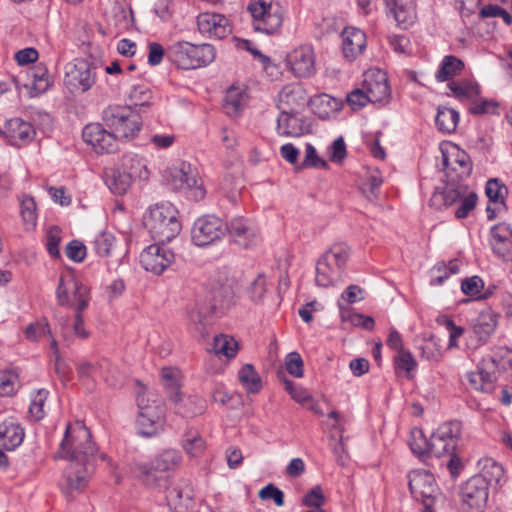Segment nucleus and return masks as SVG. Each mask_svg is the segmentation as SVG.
I'll list each match as a JSON object with an SVG mask.
<instances>
[{
	"instance_id": "obj_1",
	"label": "nucleus",
	"mask_w": 512,
	"mask_h": 512,
	"mask_svg": "<svg viewBox=\"0 0 512 512\" xmlns=\"http://www.w3.org/2000/svg\"><path fill=\"white\" fill-rule=\"evenodd\" d=\"M97 451L91 433L83 422L76 421L67 425L63 440L54 456L56 459L70 462L65 470L64 493L79 492L87 486L95 470Z\"/></svg>"
},
{
	"instance_id": "obj_2",
	"label": "nucleus",
	"mask_w": 512,
	"mask_h": 512,
	"mask_svg": "<svg viewBox=\"0 0 512 512\" xmlns=\"http://www.w3.org/2000/svg\"><path fill=\"white\" fill-rule=\"evenodd\" d=\"M56 300L60 306L73 307L75 311L73 332L81 339L88 338L89 332L84 327L83 311L86 310L90 302L89 288L72 274H61L56 289Z\"/></svg>"
},
{
	"instance_id": "obj_3",
	"label": "nucleus",
	"mask_w": 512,
	"mask_h": 512,
	"mask_svg": "<svg viewBox=\"0 0 512 512\" xmlns=\"http://www.w3.org/2000/svg\"><path fill=\"white\" fill-rule=\"evenodd\" d=\"M500 371L512 373V350L507 347H498L483 357L477 370L467 374L468 383L476 391L491 393Z\"/></svg>"
},
{
	"instance_id": "obj_4",
	"label": "nucleus",
	"mask_w": 512,
	"mask_h": 512,
	"mask_svg": "<svg viewBox=\"0 0 512 512\" xmlns=\"http://www.w3.org/2000/svg\"><path fill=\"white\" fill-rule=\"evenodd\" d=\"M178 211L168 202L151 206L145 213L143 223L155 242L166 243L174 239L181 231Z\"/></svg>"
},
{
	"instance_id": "obj_5",
	"label": "nucleus",
	"mask_w": 512,
	"mask_h": 512,
	"mask_svg": "<svg viewBox=\"0 0 512 512\" xmlns=\"http://www.w3.org/2000/svg\"><path fill=\"white\" fill-rule=\"evenodd\" d=\"M167 54L168 58L179 68L189 70L212 63L216 51L211 44L195 45L187 41H178L168 47Z\"/></svg>"
},
{
	"instance_id": "obj_6",
	"label": "nucleus",
	"mask_w": 512,
	"mask_h": 512,
	"mask_svg": "<svg viewBox=\"0 0 512 512\" xmlns=\"http://www.w3.org/2000/svg\"><path fill=\"white\" fill-rule=\"evenodd\" d=\"M102 120L117 139H131L140 131L142 122L131 106L110 105L102 112Z\"/></svg>"
},
{
	"instance_id": "obj_7",
	"label": "nucleus",
	"mask_w": 512,
	"mask_h": 512,
	"mask_svg": "<svg viewBox=\"0 0 512 512\" xmlns=\"http://www.w3.org/2000/svg\"><path fill=\"white\" fill-rule=\"evenodd\" d=\"M349 258V250L343 244H335L317 261L315 282L320 287H330L341 277Z\"/></svg>"
},
{
	"instance_id": "obj_8",
	"label": "nucleus",
	"mask_w": 512,
	"mask_h": 512,
	"mask_svg": "<svg viewBox=\"0 0 512 512\" xmlns=\"http://www.w3.org/2000/svg\"><path fill=\"white\" fill-rule=\"evenodd\" d=\"M408 485L412 497L423 505L424 512H435L433 506L441 492L436 479L427 470H413L408 474Z\"/></svg>"
},
{
	"instance_id": "obj_9",
	"label": "nucleus",
	"mask_w": 512,
	"mask_h": 512,
	"mask_svg": "<svg viewBox=\"0 0 512 512\" xmlns=\"http://www.w3.org/2000/svg\"><path fill=\"white\" fill-rule=\"evenodd\" d=\"M247 10L253 18L255 31L267 35L279 32L283 23V15L278 4L273 6L270 0H251Z\"/></svg>"
},
{
	"instance_id": "obj_10",
	"label": "nucleus",
	"mask_w": 512,
	"mask_h": 512,
	"mask_svg": "<svg viewBox=\"0 0 512 512\" xmlns=\"http://www.w3.org/2000/svg\"><path fill=\"white\" fill-rule=\"evenodd\" d=\"M228 226L218 217L206 215L198 218L191 230L192 242L198 247L213 245L227 233Z\"/></svg>"
},
{
	"instance_id": "obj_11",
	"label": "nucleus",
	"mask_w": 512,
	"mask_h": 512,
	"mask_svg": "<svg viewBox=\"0 0 512 512\" xmlns=\"http://www.w3.org/2000/svg\"><path fill=\"white\" fill-rule=\"evenodd\" d=\"M169 185L173 190H191L196 200H201L205 196V190L196 169L187 162H182L171 170Z\"/></svg>"
},
{
	"instance_id": "obj_12",
	"label": "nucleus",
	"mask_w": 512,
	"mask_h": 512,
	"mask_svg": "<svg viewBox=\"0 0 512 512\" xmlns=\"http://www.w3.org/2000/svg\"><path fill=\"white\" fill-rule=\"evenodd\" d=\"M489 487L484 480L471 477L461 489V505L465 512H482L488 500Z\"/></svg>"
},
{
	"instance_id": "obj_13",
	"label": "nucleus",
	"mask_w": 512,
	"mask_h": 512,
	"mask_svg": "<svg viewBox=\"0 0 512 512\" xmlns=\"http://www.w3.org/2000/svg\"><path fill=\"white\" fill-rule=\"evenodd\" d=\"M459 437V424L444 423L430 437V454L436 457L455 452Z\"/></svg>"
},
{
	"instance_id": "obj_14",
	"label": "nucleus",
	"mask_w": 512,
	"mask_h": 512,
	"mask_svg": "<svg viewBox=\"0 0 512 512\" xmlns=\"http://www.w3.org/2000/svg\"><path fill=\"white\" fill-rule=\"evenodd\" d=\"M174 253L165 246V243L156 242L148 246L140 254V262L146 271L156 275L162 274L174 261Z\"/></svg>"
},
{
	"instance_id": "obj_15",
	"label": "nucleus",
	"mask_w": 512,
	"mask_h": 512,
	"mask_svg": "<svg viewBox=\"0 0 512 512\" xmlns=\"http://www.w3.org/2000/svg\"><path fill=\"white\" fill-rule=\"evenodd\" d=\"M96 76L91 63L85 59H76L66 66L65 84L81 92L89 91L95 84Z\"/></svg>"
},
{
	"instance_id": "obj_16",
	"label": "nucleus",
	"mask_w": 512,
	"mask_h": 512,
	"mask_svg": "<svg viewBox=\"0 0 512 512\" xmlns=\"http://www.w3.org/2000/svg\"><path fill=\"white\" fill-rule=\"evenodd\" d=\"M286 61L291 72L299 78L315 73V54L311 45H300L287 54Z\"/></svg>"
},
{
	"instance_id": "obj_17",
	"label": "nucleus",
	"mask_w": 512,
	"mask_h": 512,
	"mask_svg": "<svg viewBox=\"0 0 512 512\" xmlns=\"http://www.w3.org/2000/svg\"><path fill=\"white\" fill-rule=\"evenodd\" d=\"M84 142L91 145L96 152L112 153L117 150V138L112 131H107L99 123L87 124L82 131Z\"/></svg>"
},
{
	"instance_id": "obj_18",
	"label": "nucleus",
	"mask_w": 512,
	"mask_h": 512,
	"mask_svg": "<svg viewBox=\"0 0 512 512\" xmlns=\"http://www.w3.org/2000/svg\"><path fill=\"white\" fill-rule=\"evenodd\" d=\"M363 88L371 103H387L390 98L388 78L380 69H370L364 73Z\"/></svg>"
},
{
	"instance_id": "obj_19",
	"label": "nucleus",
	"mask_w": 512,
	"mask_h": 512,
	"mask_svg": "<svg viewBox=\"0 0 512 512\" xmlns=\"http://www.w3.org/2000/svg\"><path fill=\"white\" fill-rule=\"evenodd\" d=\"M278 97V107L284 113H299L308 104V97L300 84L284 86Z\"/></svg>"
},
{
	"instance_id": "obj_20",
	"label": "nucleus",
	"mask_w": 512,
	"mask_h": 512,
	"mask_svg": "<svg viewBox=\"0 0 512 512\" xmlns=\"http://www.w3.org/2000/svg\"><path fill=\"white\" fill-rule=\"evenodd\" d=\"M198 30L203 35L223 39L231 33L228 19L221 14L202 13L197 17Z\"/></svg>"
},
{
	"instance_id": "obj_21",
	"label": "nucleus",
	"mask_w": 512,
	"mask_h": 512,
	"mask_svg": "<svg viewBox=\"0 0 512 512\" xmlns=\"http://www.w3.org/2000/svg\"><path fill=\"white\" fill-rule=\"evenodd\" d=\"M198 30L203 35L223 39L231 33L228 19L221 14L202 13L197 17Z\"/></svg>"
},
{
	"instance_id": "obj_22",
	"label": "nucleus",
	"mask_w": 512,
	"mask_h": 512,
	"mask_svg": "<svg viewBox=\"0 0 512 512\" xmlns=\"http://www.w3.org/2000/svg\"><path fill=\"white\" fill-rule=\"evenodd\" d=\"M490 244L493 252L504 261L512 260V229L505 223L492 227Z\"/></svg>"
},
{
	"instance_id": "obj_23",
	"label": "nucleus",
	"mask_w": 512,
	"mask_h": 512,
	"mask_svg": "<svg viewBox=\"0 0 512 512\" xmlns=\"http://www.w3.org/2000/svg\"><path fill=\"white\" fill-rule=\"evenodd\" d=\"M342 53L344 58L352 62L356 60L366 48V35L358 28L348 27L342 32Z\"/></svg>"
},
{
	"instance_id": "obj_24",
	"label": "nucleus",
	"mask_w": 512,
	"mask_h": 512,
	"mask_svg": "<svg viewBox=\"0 0 512 512\" xmlns=\"http://www.w3.org/2000/svg\"><path fill=\"white\" fill-rule=\"evenodd\" d=\"M388 12L402 29H407L416 21V6L413 0H386Z\"/></svg>"
},
{
	"instance_id": "obj_25",
	"label": "nucleus",
	"mask_w": 512,
	"mask_h": 512,
	"mask_svg": "<svg viewBox=\"0 0 512 512\" xmlns=\"http://www.w3.org/2000/svg\"><path fill=\"white\" fill-rule=\"evenodd\" d=\"M164 421V408L139 412L136 421L138 432L142 436L152 437L163 429Z\"/></svg>"
},
{
	"instance_id": "obj_26",
	"label": "nucleus",
	"mask_w": 512,
	"mask_h": 512,
	"mask_svg": "<svg viewBox=\"0 0 512 512\" xmlns=\"http://www.w3.org/2000/svg\"><path fill=\"white\" fill-rule=\"evenodd\" d=\"M309 124L299 118L298 113L281 112L277 118V131L279 135L297 137L308 131Z\"/></svg>"
},
{
	"instance_id": "obj_27",
	"label": "nucleus",
	"mask_w": 512,
	"mask_h": 512,
	"mask_svg": "<svg viewBox=\"0 0 512 512\" xmlns=\"http://www.w3.org/2000/svg\"><path fill=\"white\" fill-rule=\"evenodd\" d=\"M227 231L233 241L244 248L252 244L257 234L252 223L242 217L232 219Z\"/></svg>"
},
{
	"instance_id": "obj_28",
	"label": "nucleus",
	"mask_w": 512,
	"mask_h": 512,
	"mask_svg": "<svg viewBox=\"0 0 512 512\" xmlns=\"http://www.w3.org/2000/svg\"><path fill=\"white\" fill-rule=\"evenodd\" d=\"M480 471L476 478L484 480L486 486H501L505 481V471L503 466L492 458H483L479 460Z\"/></svg>"
},
{
	"instance_id": "obj_29",
	"label": "nucleus",
	"mask_w": 512,
	"mask_h": 512,
	"mask_svg": "<svg viewBox=\"0 0 512 512\" xmlns=\"http://www.w3.org/2000/svg\"><path fill=\"white\" fill-rule=\"evenodd\" d=\"M25 437L24 429L12 420L0 424V446L12 451L19 447Z\"/></svg>"
},
{
	"instance_id": "obj_30",
	"label": "nucleus",
	"mask_w": 512,
	"mask_h": 512,
	"mask_svg": "<svg viewBox=\"0 0 512 512\" xmlns=\"http://www.w3.org/2000/svg\"><path fill=\"white\" fill-rule=\"evenodd\" d=\"M6 134L13 144L20 146V143L17 141L21 143L31 141L35 135V130L30 123L20 118H14L7 121Z\"/></svg>"
},
{
	"instance_id": "obj_31",
	"label": "nucleus",
	"mask_w": 512,
	"mask_h": 512,
	"mask_svg": "<svg viewBox=\"0 0 512 512\" xmlns=\"http://www.w3.org/2000/svg\"><path fill=\"white\" fill-rule=\"evenodd\" d=\"M135 175H139L136 169H132L131 172L123 169L112 170L106 177V184L112 193L123 195L128 191Z\"/></svg>"
},
{
	"instance_id": "obj_32",
	"label": "nucleus",
	"mask_w": 512,
	"mask_h": 512,
	"mask_svg": "<svg viewBox=\"0 0 512 512\" xmlns=\"http://www.w3.org/2000/svg\"><path fill=\"white\" fill-rule=\"evenodd\" d=\"M175 405V412L183 417H194L205 411V401L199 396H188L182 398L181 394L177 400L172 401Z\"/></svg>"
},
{
	"instance_id": "obj_33",
	"label": "nucleus",
	"mask_w": 512,
	"mask_h": 512,
	"mask_svg": "<svg viewBox=\"0 0 512 512\" xmlns=\"http://www.w3.org/2000/svg\"><path fill=\"white\" fill-rule=\"evenodd\" d=\"M453 96L461 102H469L480 95L479 85L468 79H459L448 83Z\"/></svg>"
},
{
	"instance_id": "obj_34",
	"label": "nucleus",
	"mask_w": 512,
	"mask_h": 512,
	"mask_svg": "<svg viewBox=\"0 0 512 512\" xmlns=\"http://www.w3.org/2000/svg\"><path fill=\"white\" fill-rule=\"evenodd\" d=\"M467 186L461 183H448L442 192H435L431 198L432 205L443 202L444 206H451L459 202L461 197L467 193Z\"/></svg>"
},
{
	"instance_id": "obj_35",
	"label": "nucleus",
	"mask_w": 512,
	"mask_h": 512,
	"mask_svg": "<svg viewBox=\"0 0 512 512\" xmlns=\"http://www.w3.org/2000/svg\"><path fill=\"white\" fill-rule=\"evenodd\" d=\"M155 468L156 466L152 462L136 465L137 476L148 487L163 486L166 483L165 473Z\"/></svg>"
},
{
	"instance_id": "obj_36",
	"label": "nucleus",
	"mask_w": 512,
	"mask_h": 512,
	"mask_svg": "<svg viewBox=\"0 0 512 512\" xmlns=\"http://www.w3.org/2000/svg\"><path fill=\"white\" fill-rule=\"evenodd\" d=\"M463 69L464 63L461 59L454 55H446L440 63L435 78L438 82H445L459 75Z\"/></svg>"
},
{
	"instance_id": "obj_37",
	"label": "nucleus",
	"mask_w": 512,
	"mask_h": 512,
	"mask_svg": "<svg viewBox=\"0 0 512 512\" xmlns=\"http://www.w3.org/2000/svg\"><path fill=\"white\" fill-rule=\"evenodd\" d=\"M458 122V111L448 107L438 108L435 123L439 131L450 134L456 130Z\"/></svg>"
},
{
	"instance_id": "obj_38",
	"label": "nucleus",
	"mask_w": 512,
	"mask_h": 512,
	"mask_svg": "<svg viewBox=\"0 0 512 512\" xmlns=\"http://www.w3.org/2000/svg\"><path fill=\"white\" fill-rule=\"evenodd\" d=\"M246 103V94L239 88L230 87L225 95L224 109L229 116H237Z\"/></svg>"
},
{
	"instance_id": "obj_39",
	"label": "nucleus",
	"mask_w": 512,
	"mask_h": 512,
	"mask_svg": "<svg viewBox=\"0 0 512 512\" xmlns=\"http://www.w3.org/2000/svg\"><path fill=\"white\" fill-rule=\"evenodd\" d=\"M497 322L495 316L491 313H482L476 319L473 326V332L479 342L485 343L494 333Z\"/></svg>"
},
{
	"instance_id": "obj_40",
	"label": "nucleus",
	"mask_w": 512,
	"mask_h": 512,
	"mask_svg": "<svg viewBox=\"0 0 512 512\" xmlns=\"http://www.w3.org/2000/svg\"><path fill=\"white\" fill-rule=\"evenodd\" d=\"M138 390L136 392V401L139 412L145 410H158L164 408L156 395L149 391L147 387L137 381Z\"/></svg>"
},
{
	"instance_id": "obj_41",
	"label": "nucleus",
	"mask_w": 512,
	"mask_h": 512,
	"mask_svg": "<svg viewBox=\"0 0 512 512\" xmlns=\"http://www.w3.org/2000/svg\"><path fill=\"white\" fill-rule=\"evenodd\" d=\"M238 377L241 384L249 393H257L260 391L262 387L261 378L253 365L245 364L239 371Z\"/></svg>"
},
{
	"instance_id": "obj_42",
	"label": "nucleus",
	"mask_w": 512,
	"mask_h": 512,
	"mask_svg": "<svg viewBox=\"0 0 512 512\" xmlns=\"http://www.w3.org/2000/svg\"><path fill=\"white\" fill-rule=\"evenodd\" d=\"M151 462L156 466V470L163 471L165 473L180 464L181 454L177 450L167 449L155 457Z\"/></svg>"
},
{
	"instance_id": "obj_43",
	"label": "nucleus",
	"mask_w": 512,
	"mask_h": 512,
	"mask_svg": "<svg viewBox=\"0 0 512 512\" xmlns=\"http://www.w3.org/2000/svg\"><path fill=\"white\" fill-rule=\"evenodd\" d=\"M206 444L202 436L195 430H188L183 439V448L187 454L197 457L203 453Z\"/></svg>"
},
{
	"instance_id": "obj_44",
	"label": "nucleus",
	"mask_w": 512,
	"mask_h": 512,
	"mask_svg": "<svg viewBox=\"0 0 512 512\" xmlns=\"http://www.w3.org/2000/svg\"><path fill=\"white\" fill-rule=\"evenodd\" d=\"M237 347V342L227 335L215 336L212 343V351L215 354L224 355L228 358L236 355Z\"/></svg>"
},
{
	"instance_id": "obj_45",
	"label": "nucleus",
	"mask_w": 512,
	"mask_h": 512,
	"mask_svg": "<svg viewBox=\"0 0 512 512\" xmlns=\"http://www.w3.org/2000/svg\"><path fill=\"white\" fill-rule=\"evenodd\" d=\"M395 370L397 374L405 373L406 378L413 377L412 372L415 370L417 363L413 355L407 350H400L394 359Z\"/></svg>"
},
{
	"instance_id": "obj_46",
	"label": "nucleus",
	"mask_w": 512,
	"mask_h": 512,
	"mask_svg": "<svg viewBox=\"0 0 512 512\" xmlns=\"http://www.w3.org/2000/svg\"><path fill=\"white\" fill-rule=\"evenodd\" d=\"M162 383L166 389L167 395L171 401L177 400L180 393L178 382V371L172 368L162 369Z\"/></svg>"
},
{
	"instance_id": "obj_47",
	"label": "nucleus",
	"mask_w": 512,
	"mask_h": 512,
	"mask_svg": "<svg viewBox=\"0 0 512 512\" xmlns=\"http://www.w3.org/2000/svg\"><path fill=\"white\" fill-rule=\"evenodd\" d=\"M332 102L333 98L327 94H320L313 98H308V105L311 107L312 111L321 119H326L329 117L330 112L333 110L331 105Z\"/></svg>"
},
{
	"instance_id": "obj_48",
	"label": "nucleus",
	"mask_w": 512,
	"mask_h": 512,
	"mask_svg": "<svg viewBox=\"0 0 512 512\" xmlns=\"http://www.w3.org/2000/svg\"><path fill=\"white\" fill-rule=\"evenodd\" d=\"M486 195L493 205L505 207L504 198L508 193L507 187L498 179H490L486 184Z\"/></svg>"
},
{
	"instance_id": "obj_49",
	"label": "nucleus",
	"mask_w": 512,
	"mask_h": 512,
	"mask_svg": "<svg viewBox=\"0 0 512 512\" xmlns=\"http://www.w3.org/2000/svg\"><path fill=\"white\" fill-rule=\"evenodd\" d=\"M99 367L100 371L103 373L104 380L109 386L113 388L122 386L125 376L117 369V367L106 360L100 362Z\"/></svg>"
},
{
	"instance_id": "obj_50",
	"label": "nucleus",
	"mask_w": 512,
	"mask_h": 512,
	"mask_svg": "<svg viewBox=\"0 0 512 512\" xmlns=\"http://www.w3.org/2000/svg\"><path fill=\"white\" fill-rule=\"evenodd\" d=\"M93 244L94 249L99 256L108 257L112 255L116 239L111 233L103 232L95 237Z\"/></svg>"
},
{
	"instance_id": "obj_51",
	"label": "nucleus",
	"mask_w": 512,
	"mask_h": 512,
	"mask_svg": "<svg viewBox=\"0 0 512 512\" xmlns=\"http://www.w3.org/2000/svg\"><path fill=\"white\" fill-rule=\"evenodd\" d=\"M409 446L411 451L420 458L430 454V439L427 440L420 430L411 433Z\"/></svg>"
},
{
	"instance_id": "obj_52",
	"label": "nucleus",
	"mask_w": 512,
	"mask_h": 512,
	"mask_svg": "<svg viewBox=\"0 0 512 512\" xmlns=\"http://www.w3.org/2000/svg\"><path fill=\"white\" fill-rule=\"evenodd\" d=\"M48 395L49 392L46 389H39L33 393L29 406V413L35 420H41L44 418V405Z\"/></svg>"
},
{
	"instance_id": "obj_53",
	"label": "nucleus",
	"mask_w": 512,
	"mask_h": 512,
	"mask_svg": "<svg viewBox=\"0 0 512 512\" xmlns=\"http://www.w3.org/2000/svg\"><path fill=\"white\" fill-rule=\"evenodd\" d=\"M459 264L457 260H451L448 265L444 263H439L434 267V270H436L439 275L435 276L431 280L432 285H441L444 283L446 279L449 278L452 274H457L459 272Z\"/></svg>"
},
{
	"instance_id": "obj_54",
	"label": "nucleus",
	"mask_w": 512,
	"mask_h": 512,
	"mask_svg": "<svg viewBox=\"0 0 512 512\" xmlns=\"http://www.w3.org/2000/svg\"><path fill=\"white\" fill-rule=\"evenodd\" d=\"M300 168L327 169L328 163L317 155V151L312 144L307 143L305 147V157L300 165Z\"/></svg>"
},
{
	"instance_id": "obj_55",
	"label": "nucleus",
	"mask_w": 512,
	"mask_h": 512,
	"mask_svg": "<svg viewBox=\"0 0 512 512\" xmlns=\"http://www.w3.org/2000/svg\"><path fill=\"white\" fill-rule=\"evenodd\" d=\"M61 242V230L57 226H52L46 234V248L49 255L53 258H60L59 244Z\"/></svg>"
},
{
	"instance_id": "obj_56",
	"label": "nucleus",
	"mask_w": 512,
	"mask_h": 512,
	"mask_svg": "<svg viewBox=\"0 0 512 512\" xmlns=\"http://www.w3.org/2000/svg\"><path fill=\"white\" fill-rule=\"evenodd\" d=\"M21 216L26 225L34 227L36 225V203L30 196H25L21 200Z\"/></svg>"
},
{
	"instance_id": "obj_57",
	"label": "nucleus",
	"mask_w": 512,
	"mask_h": 512,
	"mask_svg": "<svg viewBox=\"0 0 512 512\" xmlns=\"http://www.w3.org/2000/svg\"><path fill=\"white\" fill-rule=\"evenodd\" d=\"M122 169L126 172H131L132 169L138 170L139 175H135V178H143L148 173L144 160L137 155L131 154L123 157Z\"/></svg>"
},
{
	"instance_id": "obj_58",
	"label": "nucleus",
	"mask_w": 512,
	"mask_h": 512,
	"mask_svg": "<svg viewBox=\"0 0 512 512\" xmlns=\"http://www.w3.org/2000/svg\"><path fill=\"white\" fill-rule=\"evenodd\" d=\"M453 163L459 166V169L453 167L454 171H457L459 178L468 177L472 171V164L469 156L462 150L457 149L454 155Z\"/></svg>"
},
{
	"instance_id": "obj_59",
	"label": "nucleus",
	"mask_w": 512,
	"mask_h": 512,
	"mask_svg": "<svg viewBox=\"0 0 512 512\" xmlns=\"http://www.w3.org/2000/svg\"><path fill=\"white\" fill-rule=\"evenodd\" d=\"M477 194L474 192H467L459 200L460 206L455 211V216L458 219H464L468 216L471 210H473L477 203Z\"/></svg>"
},
{
	"instance_id": "obj_60",
	"label": "nucleus",
	"mask_w": 512,
	"mask_h": 512,
	"mask_svg": "<svg viewBox=\"0 0 512 512\" xmlns=\"http://www.w3.org/2000/svg\"><path fill=\"white\" fill-rule=\"evenodd\" d=\"M258 496L261 500H269L272 499L276 506H283L284 505V493L282 490H280L278 487H276L274 484L270 483L263 487L259 493Z\"/></svg>"
},
{
	"instance_id": "obj_61",
	"label": "nucleus",
	"mask_w": 512,
	"mask_h": 512,
	"mask_svg": "<svg viewBox=\"0 0 512 512\" xmlns=\"http://www.w3.org/2000/svg\"><path fill=\"white\" fill-rule=\"evenodd\" d=\"M266 293V278L259 274L248 288V294L253 302H260Z\"/></svg>"
},
{
	"instance_id": "obj_62",
	"label": "nucleus",
	"mask_w": 512,
	"mask_h": 512,
	"mask_svg": "<svg viewBox=\"0 0 512 512\" xmlns=\"http://www.w3.org/2000/svg\"><path fill=\"white\" fill-rule=\"evenodd\" d=\"M65 254L70 260L80 263L86 257V246L79 240H72L67 244Z\"/></svg>"
},
{
	"instance_id": "obj_63",
	"label": "nucleus",
	"mask_w": 512,
	"mask_h": 512,
	"mask_svg": "<svg viewBox=\"0 0 512 512\" xmlns=\"http://www.w3.org/2000/svg\"><path fill=\"white\" fill-rule=\"evenodd\" d=\"M151 98V91L145 85H135L129 93V99L135 106H145Z\"/></svg>"
},
{
	"instance_id": "obj_64",
	"label": "nucleus",
	"mask_w": 512,
	"mask_h": 512,
	"mask_svg": "<svg viewBox=\"0 0 512 512\" xmlns=\"http://www.w3.org/2000/svg\"><path fill=\"white\" fill-rule=\"evenodd\" d=\"M484 287L483 280L478 276H472L470 278H466L461 283V290L464 294L468 296H477L480 297L481 290Z\"/></svg>"
}]
</instances>
